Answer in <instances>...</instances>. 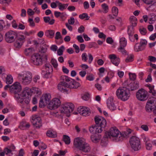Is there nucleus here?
<instances>
[{
    "instance_id": "obj_1",
    "label": "nucleus",
    "mask_w": 156,
    "mask_h": 156,
    "mask_svg": "<svg viewBox=\"0 0 156 156\" xmlns=\"http://www.w3.org/2000/svg\"><path fill=\"white\" fill-rule=\"evenodd\" d=\"M41 90L38 88L33 87L30 89L26 87L21 93L16 95L18 102L23 108H25L30 103L31 96L32 94H36L37 96L41 95Z\"/></svg>"
},
{
    "instance_id": "obj_2",
    "label": "nucleus",
    "mask_w": 156,
    "mask_h": 156,
    "mask_svg": "<svg viewBox=\"0 0 156 156\" xmlns=\"http://www.w3.org/2000/svg\"><path fill=\"white\" fill-rule=\"evenodd\" d=\"M73 147L85 153L88 152L90 150V146L87 143L86 139L82 137H77L74 139Z\"/></svg>"
},
{
    "instance_id": "obj_3",
    "label": "nucleus",
    "mask_w": 156,
    "mask_h": 156,
    "mask_svg": "<svg viewBox=\"0 0 156 156\" xmlns=\"http://www.w3.org/2000/svg\"><path fill=\"white\" fill-rule=\"evenodd\" d=\"M115 95L119 100L123 101L128 100L131 96L129 90L126 87H120L116 90Z\"/></svg>"
},
{
    "instance_id": "obj_4",
    "label": "nucleus",
    "mask_w": 156,
    "mask_h": 156,
    "mask_svg": "<svg viewBox=\"0 0 156 156\" xmlns=\"http://www.w3.org/2000/svg\"><path fill=\"white\" fill-rule=\"evenodd\" d=\"M106 136L113 140L119 142L122 140L121 133L115 127H111L105 132Z\"/></svg>"
},
{
    "instance_id": "obj_5",
    "label": "nucleus",
    "mask_w": 156,
    "mask_h": 156,
    "mask_svg": "<svg viewBox=\"0 0 156 156\" xmlns=\"http://www.w3.org/2000/svg\"><path fill=\"white\" fill-rule=\"evenodd\" d=\"M74 108V105L72 103L70 102L65 103L62 105L60 109V111L63 115L69 117Z\"/></svg>"
},
{
    "instance_id": "obj_6",
    "label": "nucleus",
    "mask_w": 156,
    "mask_h": 156,
    "mask_svg": "<svg viewBox=\"0 0 156 156\" xmlns=\"http://www.w3.org/2000/svg\"><path fill=\"white\" fill-rule=\"evenodd\" d=\"M19 77L21 79V82L24 85L29 84L32 80V75L28 72H25L19 75Z\"/></svg>"
},
{
    "instance_id": "obj_7",
    "label": "nucleus",
    "mask_w": 156,
    "mask_h": 156,
    "mask_svg": "<svg viewBox=\"0 0 156 156\" xmlns=\"http://www.w3.org/2000/svg\"><path fill=\"white\" fill-rule=\"evenodd\" d=\"M51 99V95L49 94H43L41 98L39 101V106L43 108L47 106L49 104Z\"/></svg>"
},
{
    "instance_id": "obj_8",
    "label": "nucleus",
    "mask_w": 156,
    "mask_h": 156,
    "mask_svg": "<svg viewBox=\"0 0 156 156\" xmlns=\"http://www.w3.org/2000/svg\"><path fill=\"white\" fill-rule=\"evenodd\" d=\"M18 33L15 31L10 30L7 32L5 36L6 41L9 43H12L15 41Z\"/></svg>"
},
{
    "instance_id": "obj_9",
    "label": "nucleus",
    "mask_w": 156,
    "mask_h": 156,
    "mask_svg": "<svg viewBox=\"0 0 156 156\" xmlns=\"http://www.w3.org/2000/svg\"><path fill=\"white\" fill-rule=\"evenodd\" d=\"M61 101L58 98H54L51 99L48 105V108L50 110H54L58 108L61 105Z\"/></svg>"
},
{
    "instance_id": "obj_10",
    "label": "nucleus",
    "mask_w": 156,
    "mask_h": 156,
    "mask_svg": "<svg viewBox=\"0 0 156 156\" xmlns=\"http://www.w3.org/2000/svg\"><path fill=\"white\" fill-rule=\"evenodd\" d=\"M130 144L132 148L135 151H138L140 147V141L137 137L133 136L130 139Z\"/></svg>"
},
{
    "instance_id": "obj_11",
    "label": "nucleus",
    "mask_w": 156,
    "mask_h": 156,
    "mask_svg": "<svg viewBox=\"0 0 156 156\" xmlns=\"http://www.w3.org/2000/svg\"><path fill=\"white\" fill-rule=\"evenodd\" d=\"M147 94L148 93L147 91L144 89H141L136 92V96L138 100L144 101L147 98Z\"/></svg>"
},
{
    "instance_id": "obj_12",
    "label": "nucleus",
    "mask_w": 156,
    "mask_h": 156,
    "mask_svg": "<svg viewBox=\"0 0 156 156\" xmlns=\"http://www.w3.org/2000/svg\"><path fill=\"white\" fill-rule=\"evenodd\" d=\"M31 62L36 66L41 65L42 64V56L38 53H34L31 57Z\"/></svg>"
},
{
    "instance_id": "obj_13",
    "label": "nucleus",
    "mask_w": 156,
    "mask_h": 156,
    "mask_svg": "<svg viewBox=\"0 0 156 156\" xmlns=\"http://www.w3.org/2000/svg\"><path fill=\"white\" fill-rule=\"evenodd\" d=\"M22 86L20 82H16L14 83L10 87V91L15 94V97L16 98V95L21 92L18 93L22 90Z\"/></svg>"
},
{
    "instance_id": "obj_14",
    "label": "nucleus",
    "mask_w": 156,
    "mask_h": 156,
    "mask_svg": "<svg viewBox=\"0 0 156 156\" xmlns=\"http://www.w3.org/2000/svg\"><path fill=\"white\" fill-rule=\"evenodd\" d=\"M26 37L23 34H17L14 44L15 47L18 48L21 47L23 43L25 41Z\"/></svg>"
},
{
    "instance_id": "obj_15",
    "label": "nucleus",
    "mask_w": 156,
    "mask_h": 156,
    "mask_svg": "<svg viewBox=\"0 0 156 156\" xmlns=\"http://www.w3.org/2000/svg\"><path fill=\"white\" fill-rule=\"evenodd\" d=\"M156 105V98H153L148 101L146 106V110L148 112H151Z\"/></svg>"
},
{
    "instance_id": "obj_16",
    "label": "nucleus",
    "mask_w": 156,
    "mask_h": 156,
    "mask_svg": "<svg viewBox=\"0 0 156 156\" xmlns=\"http://www.w3.org/2000/svg\"><path fill=\"white\" fill-rule=\"evenodd\" d=\"M78 112L83 116L86 117L89 116L91 114L90 109L85 106H80L77 109Z\"/></svg>"
},
{
    "instance_id": "obj_17",
    "label": "nucleus",
    "mask_w": 156,
    "mask_h": 156,
    "mask_svg": "<svg viewBox=\"0 0 156 156\" xmlns=\"http://www.w3.org/2000/svg\"><path fill=\"white\" fill-rule=\"evenodd\" d=\"M147 44V41L145 39H141L139 44L137 43L134 46V50L136 51H141L145 49Z\"/></svg>"
},
{
    "instance_id": "obj_18",
    "label": "nucleus",
    "mask_w": 156,
    "mask_h": 156,
    "mask_svg": "<svg viewBox=\"0 0 156 156\" xmlns=\"http://www.w3.org/2000/svg\"><path fill=\"white\" fill-rule=\"evenodd\" d=\"M32 122L35 127H40L41 125V118L37 115L33 116L32 117Z\"/></svg>"
},
{
    "instance_id": "obj_19",
    "label": "nucleus",
    "mask_w": 156,
    "mask_h": 156,
    "mask_svg": "<svg viewBox=\"0 0 156 156\" xmlns=\"http://www.w3.org/2000/svg\"><path fill=\"white\" fill-rule=\"evenodd\" d=\"M95 121L97 125L105 128L106 126L107 122L105 119L101 116L96 117Z\"/></svg>"
},
{
    "instance_id": "obj_20",
    "label": "nucleus",
    "mask_w": 156,
    "mask_h": 156,
    "mask_svg": "<svg viewBox=\"0 0 156 156\" xmlns=\"http://www.w3.org/2000/svg\"><path fill=\"white\" fill-rule=\"evenodd\" d=\"M53 69L51 66L49 64L45 65L43 72L45 74V77H51V74L52 72Z\"/></svg>"
},
{
    "instance_id": "obj_21",
    "label": "nucleus",
    "mask_w": 156,
    "mask_h": 156,
    "mask_svg": "<svg viewBox=\"0 0 156 156\" xmlns=\"http://www.w3.org/2000/svg\"><path fill=\"white\" fill-rule=\"evenodd\" d=\"M107 104L108 108L111 111H114L116 110V107L113 98H109L107 100Z\"/></svg>"
},
{
    "instance_id": "obj_22",
    "label": "nucleus",
    "mask_w": 156,
    "mask_h": 156,
    "mask_svg": "<svg viewBox=\"0 0 156 156\" xmlns=\"http://www.w3.org/2000/svg\"><path fill=\"white\" fill-rule=\"evenodd\" d=\"M57 87L59 91L64 92L67 91L69 87L68 84L65 82H60L58 84Z\"/></svg>"
},
{
    "instance_id": "obj_23",
    "label": "nucleus",
    "mask_w": 156,
    "mask_h": 156,
    "mask_svg": "<svg viewBox=\"0 0 156 156\" xmlns=\"http://www.w3.org/2000/svg\"><path fill=\"white\" fill-rule=\"evenodd\" d=\"M89 57L88 62L90 63L92 61L93 58L90 54H88V55L86 53H84L82 55V59L84 62H86L87 60V57Z\"/></svg>"
},
{
    "instance_id": "obj_24",
    "label": "nucleus",
    "mask_w": 156,
    "mask_h": 156,
    "mask_svg": "<svg viewBox=\"0 0 156 156\" xmlns=\"http://www.w3.org/2000/svg\"><path fill=\"white\" fill-rule=\"evenodd\" d=\"M101 135L100 134H93L90 136L92 142L94 144L99 143L101 140Z\"/></svg>"
},
{
    "instance_id": "obj_25",
    "label": "nucleus",
    "mask_w": 156,
    "mask_h": 156,
    "mask_svg": "<svg viewBox=\"0 0 156 156\" xmlns=\"http://www.w3.org/2000/svg\"><path fill=\"white\" fill-rule=\"evenodd\" d=\"M69 88L71 89H77L81 86L80 83L74 80H72L68 84Z\"/></svg>"
},
{
    "instance_id": "obj_26",
    "label": "nucleus",
    "mask_w": 156,
    "mask_h": 156,
    "mask_svg": "<svg viewBox=\"0 0 156 156\" xmlns=\"http://www.w3.org/2000/svg\"><path fill=\"white\" fill-rule=\"evenodd\" d=\"M128 86L132 91L134 90L138 89L139 87L138 82L134 81L127 85Z\"/></svg>"
},
{
    "instance_id": "obj_27",
    "label": "nucleus",
    "mask_w": 156,
    "mask_h": 156,
    "mask_svg": "<svg viewBox=\"0 0 156 156\" xmlns=\"http://www.w3.org/2000/svg\"><path fill=\"white\" fill-rule=\"evenodd\" d=\"M146 86L148 87L149 89V92L151 94L152 96H156V90L154 89V86L149 84L147 85Z\"/></svg>"
},
{
    "instance_id": "obj_28",
    "label": "nucleus",
    "mask_w": 156,
    "mask_h": 156,
    "mask_svg": "<svg viewBox=\"0 0 156 156\" xmlns=\"http://www.w3.org/2000/svg\"><path fill=\"white\" fill-rule=\"evenodd\" d=\"M30 126V124L29 122L23 121L20 123V127L22 129H25L29 128Z\"/></svg>"
},
{
    "instance_id": "obj_29",
    "label": "nucleus",
    "mask_w": 156,
    "mask_h": 156,
    "mask_svg": "<svg viewBox=\"0 0 156 156\" xmlns=\"http://www.w3.org/2000/svg\"><path fill=\"white\" fill-rule=\"evenodd\" d=\"M128 32L129 35V38L132 41V39L133 37H134L136 40H138V36L137 34H135L133 35L134 32L133 30L131 31L129 29Z\"/></svg>"
},
{
    "instance_id": "obj_30",
    "label": "nucleus",
    "mask_w": 156,
    "mask_h": 156,
    "mask_svg": "<svg viewBox=\"0 0 156 156\" xmlns=\"http://www.w3.org/2000/svg\"><path fill=\"white\" fill-rule=\"evenodd\" d=\"M132 131V129H126V131L122 132L121 133L122 140L124 138L127 136L129 134H131Z\"/></svg>"
},
{
    "instance_id": "obj_31",
    "label": "nucleus",
    "mask_w": 156,
    "mask_h": 156,
    "mask_svg": "<svg viewBox=\"0 0 156 156\" xmlns=\"http://www.w3.org/2000/svg\"><path fill=\"white\" fill-rule=\"evenodd\" d=\"M129 21L133 27H135L136 26L137 20L136 18L134 16H132L129 18Z\"/></svg>"
},
{
    "instance_id": "obj_32",
    "label": "nucleus",
    "mask_w": 156,
    "mask_h": 156,
    "mask_svg": "<svg viewBox=\"0 0 156 156\" xmlns=\"http://www.w3.org/2000/svg\"><path fill=\"white\" fill-rule=\"evenodd\" d=\"M47 136L51 138H55L57 137V133L56 132L52 130H48L46 133Z\"/></svg>"
},
{
    "instance_id": "obj_33",
    "label": "nucleus",
    "mask_w": 156,
    "mask_h": 156,
    "mask_svg": "<svg viewBox=\"0 0 156 156\" xmlns=\"http://www.w3.org/2000/svg\"><path fill=\"white\" fill-rule=\"evenodd\" d=\"M97 108L99 112L101 114H103L106 117L108 116V112L106 111V110L104 108L97 107Z\"/></svg>"
},
{
    "instance_id": "obj_34",
    "label": "nucleus",
    "mask_w": 156,
    "mask_h": 156,
    "mask_svg": "<svg viewBox=\"0 0 156 156\" xmlns=\"http://www.w3.org/2000/svg\"><path fill=\"white\" fill-rule=\"evenodd\" d=\"M81 98L83 100L88 101L90 98V94L88 92H85L81 94Z\"/></svg>"
},
{
    "instance_id": "obj_35",
    "label": "nucleus",
    "mask_w": 156,
    "mask_h": 156,
    "mask_svg": "<svg viewBox=\"0 0 156 156\" xmlns=\"http://www.w3.org/2000/svg\"><path fill=\"white\" fill-rule=\"evenodd\" d=\"M120 47H125L127 44V41L124 37H121L119 40Z\"/></svg>"
},
{
    "instance_id": "obj_36",
    "label": "nucleus",
    "mask_w": 156,
    "mask_h": 156,
    "mask_svg": "<svg viewBox=\"0 0 156 156\" xmlns=\"http://www.w3.org/2000/svg\"><path fill=\"white\" fill-rule=\"evenodd\" d=\"M68 5L67 4H62L59 2L58 3V7L61 11H63L67 7Z\"/></svg>"
},
{
    "instance_id": "obj_37",
    "label": "nucleus",
    "mask_w": 156,
    "mask_h": 156,
    "mask_svg": "<svg viewBox=\"0 0 156 156\" xmlns=\"http://www.w3.org/2000/svg\"><path fill=\"white\" fill-rule=\"evenodd\" d=\"M50 18L48 17H44V20L45 22L48 23L50 24H53L54 23L55 20L54 19H52L50 20Z\"/></svg>"
},
{
    "instance_id": "obj_38",
    "label": "nucleus",
    "mask_w": 156,
    "mask_h": 156,
    "mask_svg": "<svg viewBox=\"0 0 156 156\" xmlns=\"http://www.w3.org/2000/svg\"><path fill=\"white\" fill-rule=\"evenodd\" d=\"M60 80L61 82H65V81L69 82L70 81V78L67 76L62 75L60 77Z\"/></svg>"
},
{
    "instance_id": "obj_39",
    "label": "nucleus",
    "mask_w": 156,
    "mask_h": 156,
    "mask_svg": "<svg viewBox=\"0 0 156 156\" xmlns=\"http://www.w3.org/2000/svg\"><path fill=\"white\" fill-rule=\"evenodd\" d=\"M155 21H156V15L153 14L149 18V23L150 24H153Z\"/></svg>"
},
{
    "instance_id": "obj_40",
    "label": "nucleus",
    "mask_w": 156,
    "mask_h": 156,
    "mask_svg": "<svg viewBox=\"0 0 156 156\" xmlns=\"http://www.w3.org/2000/svg\"><path fill=\"white\" fill-rule=\"evenodd\" d=\"M47 35L51 38L53 37L55 34V31L53 30H47L45 32Z\"/></svg>"
},
{
    "instance_id": "obj_41",
    "label": "nucleus",
    "mask_w": 156,
    "mask_h": 156,
    "mask_svg": "<svg viewBox=\"0 0 156 156\" xmlns=\"http://www.w3.org/2000/svg\"><path fill=\"white\" fill-rule=\"evenodd\" d=\"M13 81V78L11 75H8L6 78V82L7 84L11 83Z\"/></svg>"
},
{
    "instance_id": "obj_42",
    "label": "nucleus",
    "mask_w": 156,
    "mask_h": 156,
    "mask_svg": "<svg viewBox=\"0 0 156 156\" xmlns=\"http://www.w3.org/2000/svg\"><path fill=\"white\" fill-rule=\"evenodd\" d=\"M63 140L66 144H69L70 143V139L68 136L64 135Z\"/></svg>"
},
{
    "instance_id": "obj_43",
    "label": "nucleus",
    "mask_w": 156,
    "mask_h": 156,
    "mask_svg": "<svg viewBox=\"0 0 156 156\" xmlns=\"http://www.w3.org/2000/svg\"><path fill=\"white\" fill-rule=\"evenodd\" d=\"M51 64L53 66L54 68L56 69H58V65L56 60L54 58H52L51 61Z\"/></svg>"
},
{
    "instance_id": "obj_44",
    "label": "nucleus",
    "mask_w": 156,
    "mask_h": 156,
    "mask_svg": "<svg viewBox=\"0 0 156 156\" xmlns=\"http://www.w3.org/2000/svg\"><path fill=\"white\" fill-rule=\"evenodd\" d=\"M101 6L104 13H106L108 12V6L107 4L105 3L101 5Z\"/></svg>"
},
{
    "instance_id": "obj_45",
    "label": "nucleus",
    "mask_w": 156,
    "mask_h": 156,
    "mask_svg": "<svg viewBox=\"0 0 156 156\" xmlns=\"http://www.w3.org/2000/svg\"><path fill=\"white\" fill-rule=\"evenodd\" d=\"M34 51V50L31 48L26 49L25 50V54L27 55H29L31 54Z\"/></svg>"
},
{
    "instance_id": "obj_46",
    "label": "nucleus",
    "mask_w": 156,
    "mask_h": 156,
    "mask_svg": "<svg viewBox=\"0 0 156 156\" xmlns=\"http://www.w3.org/2000/svg\"><path fill=\"white\" fill-rule=\"evenodd\" d=\"M146 147L148 150H151L152 147L150 141L148 140L146 142Z\"/></svg>"
},
{
    "instance_id": "obj_47",
    "label": "nucleus",
    "mask_w": 156,
    "mask_h": 156,
    "mask_svg": "<svg viewBox=\"0 0 156 156\" xmlns=\"http://www.w3.org/2000/svg\"><path fill=\"white\" fill-rule=\"evenodd\" d=\"M79 17L81 19H85L86 20H88L89 19V17L86 13H83L79 16Z\"/></svg>"
},
{
    "instance_id": "obj_48",
    "label": "nucleus",
    "mask_w": 156,
    "mask_h": 156,
    "mask_svg": "<svg viewBox=\"0 0 156 156\" xmlns=\"http://www.w3.org/2000/svg\"><path fill=\"white\" fill-rule=\"evenodd\" d=\"M134 56L132 55H129L126 59V62H129L133 61V60Z\"/></svg>"
},
{
    "instance_id": "obj_49",
    "label": "nucleus",
    "mask_w": 156,
    "mask_h": 156,
    "mask_svg": "<svg viewBox=\"0 0 156 156\" xmlns=\"http://www.w3.org/2000/svg\"><path fill=\"white\" fill-rule=\"evenodd\" d=\"M112 12L114 16H116L118 13V9L116 7H113L112 8Z\"/></svg>"
},
{
    "instance_id": "obj_50",
    "label": "nucleus",
    "mask_w": 156,
    "mask_h": 156,
    "mask_svg": "<svg viewBox=\"0 0 156 156\" xmlns=\"http://www.w3.org/2000/svg\"><path fill=\"white\" fill-rule=\"evenodd\" d=\"M65 50V48L63 46L61 47L57 50V54L59 55H62L63 52Z\"/></svg>"
},
{
    "instance_id": "obj_51",
    "label": "nucleus",
    "mask_w": 156,
    "mask_h": 156,
    "mask_svg": "<svg viewBox=\"0 0 156 156\" xmlns=\"http://www.w3.org/2000/svg\"><path fill=\"white\" fill-rule=\"evenodd\" d=\"M108 58L110 59L111 62H113V60L118 58V57L115 54H112L109 55Z\"/></svg>"
},
{
    "instance_id": "obj_52",
    "label": "nucleus",
    "mask_w": 156,
    "mask_h": 156,
    "mask_svg": "<svg viewBox=\"0 0 156 156\" xmlns=\"http://www.w3.org/2000/svg\"><path fill=\"white\" fill-rule=\"evenodd\" d=\"M96 127L97 129L96 133H101L103 131V129L104 128L97 125H96Z\"/></svg>"
},
{
    "instance_id": "obj_53",
    "label": "nucleus",
    "mask_w": 156,
    "mask_h": 156,
    "mask_svg": "<svg viewBox=\"0 0 156 156\" xmlns=\"http://www.w3.org/2000/svg\"><path fill=\"white\" fill-rule=\"evenodd\" d=\"M86 79L90 81H93L94 79V76L92 74H90L87 76Z\"/></svg>"
},
{
    "instance_id": "obj_54",
    "label": "nucleus",
    "mask_w": 156,
    "mask_h": 156,
    "mask_svg": "<svg viewBox=\"0 0 156 156\" xmlns=\"http://www.w3.org/2000/svg\"><path fill=\"white\" fill-rule=\"evenodd\" d=\"M97 129L96 127V126H92L90 127L89 128L90 131L92 133H96V131Z\"/></svg>"
},
{
    "instance_id": "obj_55",
    "label": "nucleus",
    "mask_w": 156,
    "mask_h": 156,
    "mask_svg": "<svg viewBox=\"0 0 156 156\" xmlns=\"http://www.w3.org/2000/svg\"><path fill=\"white\" fill-rule=\"evenodd\" d=\"M48 46V45H46L45 44L41 48V52L44 53L46 52L47 49V48Z\"/></svg>"
},
{
    "instance_id": "obj_56",
    "label": "nucleus",
    "mask_w": 156,
    "mask_h": 156,
    "mask_svg": "<svg viewBox=\"0 0 156 156\" xmlns=\"http://www.w3.org/2000/svg\"><path fill=\"white\" fill-rule=\"evenodd\" d=\"M113 62H111L116 66H117L120 62V59L118 57L113 60Z\"/></svg>"
},
{
    "instance_id": "obj_57",
    "label": "nucleus",
    "mask_w": 156,
    "mask_h": 156,
    "mask_svg": "<svg viewBox=\"0 0 156 156\" xmlns=\"http://www.w3.org/2000/svg\"><path fill=\"white\" fill-rule=\"evenodd\" d=\"M62 38V37L61 33L59 32H57L55 34V38L56 40L61 39Z\"/></svg>"
},
{
    "instance_id": "obj_58",
    "label": "nucleus",
    "mask_w": 156,
    "mask_h": 156,
    "mask_svg": "<svg viewBox=\"0 0 156 156\" xmlns=\"http://www.w3.org/2000/svg\"><path fill=\"white\" fill-rule=\"evenodd\" d=\"M139 30L140 32L142 35H145L147 33V30L144 28L141 27Z\"/></svg>"
},
{
    "instance_id": "obj_59",
    "label": "nucleus",
    "mask_w": 156,
    "mask_h": 156,
    "mask_svg": "<svg viewBox=\"0 0 156 156\" xmlns=\"http://www.w3.org/2000/svg\"><path fill=\"white\" fill-rule=\"evenodd\" d=\"M28 22L30 23V26L31 27H34L35 26V24L34 22L33 19L29 18L28 19Z\"/></svg>"
},
{
    "instance_id": "obj_60",
    "label": "nucleus",
    "mask_w": 156,
    "mask_h": 156,
    "mask_svg": "<svg viewBox=\"0 0 156 156\" xmlns=\"http://www.w3.org/2000/svg\"><path fill=\"white\" fill-rule=\"evenodd\" d=\"M149 38L150 40L151 41H154L156 39V33H155L151 35Z\"/></svg>"
},
{
    "instance_id": "obj_61",
    "label": "nucleus",
    "mask_w": 156,
    "mask_h": 156,
    "mask_svg": "<svg viewBox=\"0 0 156 156\" xmlns=\"http://www.w3.org/2000/svg\"><path fill=\"white\" fill-rule=\"evenodd\" d=\"M51 50L53 51H56L58 49L57 46L55 45H52L50 47Z\"/></svg>"
},
{
    "instance_id": "obj_62",
    "label": "nucleus",
    "mask_w": 156,
    "mask_h": 156,
    "mask_svg": "<svg viewBox=\"0 0 156 156\" xmlns=\"http://www.w3.org/2000/svg\"><path fill=\"white\" fill-rule=\"evenodd\" d=\"M145 4L147 5H150L152 4L153 2V0H141Z\"/></svg>"
},
{
    "instance_id": "obj_63",
    "label": "nucleus",
    "mask_w": 156,
    "mask_h": 156,
    "mask_svg": "<svg viewBox=\"0 0 156 156\" xmlns=\"http://www.w3.org/2000/svg\"><path fill=\"white\" fill-rule=\"evenodd\" d=\"M148 59L150 61L153 62H155L156 60L155 57L151 56H149L148 58Z\"/></svg>"
},
{
    "instance_id": "obj_64",
    "label": "nucleus",
    "mask_w": 156,
    "mask_h": 156,
    "mask_svg": "<svg viewBox=\"0 0 156 156\" xmlns=\"http://www.w3.org/2000/svg\"><path fill=\"white\" fill-rule=\"evenodd\" d=\"M140 127L143 130L146 131H147L149 130L147 126L146 125H141Z\"/></svg>"
}]
</instances>
